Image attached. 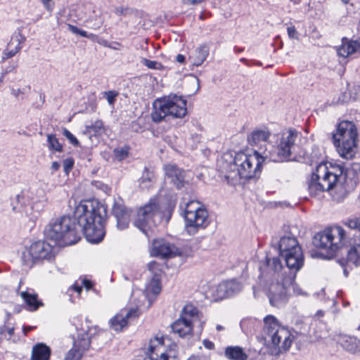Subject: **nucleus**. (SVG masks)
Instances as JSON below:
<instances>
[{"label":"nucleus","mask_w":360,"mask_h":360,"mask_svg":"<svg viewBox=\"0 0 360 360\" xmlns=\"http://www.w3.org/2000/svg\"><path fill=\"white\" fill-rule=\"evenodd\" d=\"M241 289V283L235 279L222 281L216 287L215 296L222 300L238 293Z\"/></svg>","instance_id":"obj_16"},{"label":"nucleus","mask_w":360,"mask_h":360,"mask_svg":"<svg viewBox=\"0 0 360 360\" xmlns=\"http://www.w3.org/2000/svg\"><path fill=\"white\" fill-rule=\"evenodd\" d=\"M79 35L84 37H86L90 39H94V37H96L95 34H94L92 33H88L87 32H86L83 30H80Z\"/></svg>","instance_id":"obj_53"},{"label":"nucleus","mask_w":360,"mask_h":360,"mask_svg":"<svg viewBox=\"0 0 360 360\" xmlns=\"http://www.w3.org/2000/svg\"><path fill=\"white\" fill-rule=\"evenodd\" d=\"M228 168L229 171L224 175V181H226L228 184L236 185L239 182L240 179H243L240 176V169L234 168L233 164H229Z\"/></svg>","instance_id":"obj_34"},{"label":"nucleus","mask_w":360,"mask_h":360,"mask_svg":"<svg viewBox=\"0 0 360 360\" xmlns=\"http://www.w3.org/2000/svg\"><path fill=\"white\" fill-rule=\"evenodd\" d=\"M19 92H20V90H19V89H18L17 91H15V90H14V89L13 90V94L15 96H18V94Z\"/></svg>","instance_id":"obj_64"},{"label":"nucleus","mask_w":360,"mask_h":360,"mask_svg":"<svg viewBox=\"0 0 360 360\" xmlns=\"http://www.w3.org/2000/svg\"><path fill=\"white\" fill-rule=\"evenodd\" d=\"M158 203L155 200H150L148 203L138 210L134 221V226L147 235L152 219L158 212Z\"/></svg>","instance_id":"obj_13"},{"label":"nucleus","mask_w":360,"mask_h":360,"mask_svg":"<svg viewBox=\"0 0 360 360\" xmlns=\"http://www.w3.org/2000/svg\"><path fill=\"white\" fill-rule=\"evenodd\" d=\"M165 176L170 179L171 182L180 189L184 187L186 181L185 180V171L178 167L176 165L168 164L165 166Z\"/></svg>","instance_id":"obj_18"},{"label":"nucleus","mask_w":360,"mask_h":360,"mask_svg":"<svg viewBox=\"0 0 360 360\" xmlns=\"http://www.w3.org/2000/svg\"><path fill=\"white\" fill-rule=\"evenodd\" d=\"M338 56L347 58L349 56L360 52V39L349 40L342 39V45L337 50Z\"/></svg>","instance_id":"obj_22"},{"label":"nucleus","mask_w":360,"mask_h":360,"mask_svg":"<svg viewBox=\"0 0 360 360\" xmlns=\"http://www.w3.org/2000/svg\"><path fill=\"white\" fill-rule=\"evenodd\" d=\"M23 200L24 196L22 195L18 194L16 195L15 200L18 205L13 206V211L20 212L22 214H25L26 217H29L31 220H34L37 218L39 210L35 211L34 206L24 205Z\"/></svg>","instance_id":"obj_23"},{"label":"nucleus","mask_w":360,"mask_h":360,"mask_svg":"<svg viewBox=\"0 0 360 360\" xmlns=\"http://www.w3.org/2000/svg\"><path fill=\"white\" fill-rule=\"evenodd\" d=\"M337 342L347 352L356 354L360 352V340L354 336L339 335Z\"/></svg>","instance_id":"obj_21"},{"label":"nucleus","mask_w":360,"mask_h":360,"mask_svg":"<svg viewBox=\"0 0 360 360\" xmlns=\"http://www.w3.org/2000/svg\"><path fill=\"white\" fill-rule=\"evenodd\" d=\"M48 148L51 150L61 152L63 146L59 143L55 134H47Z\"/></svg>","instance_id":"obj_39"},{"label":"nucleus","mask_w":360,"mask_h":360,"mask_svg":"<svg viewBox=\"0 0 360 360\" xmlns=\"http://www.w3.org/2000/svg\"><path fill=\"white\" fill-rule=\"evenodd\" d=\"M202 207L198 201L192 200L188 202L185 207L184 211V217L189 216L191 214L196 212L200 210V209H202Z\"/></svg>","instance_id":"obj_40"},{"label":"nucleus","mask_w":360,"mask_h":360,"mask_svg":"<svg viewBox=\"0 0 360 360\" xmlns=\"http://www.w3.org/2000/svg\"><path fill=\"white\" fill-rule=\"evenodd\" d=\"M216 329L218 330V331H221V330H223L224 329V328L221 326V325H217L216 326Z\"/></svg>","instance_id":"obj_63"},{"label":"nucleus","mask_w":360,"mask_h":360,"mask_svg":"<svg viewBox=\"0 0 360 360\" xmlns=\"http://www.w3.org/2000/svg\"><path fill=\"white\" fill-rule=\"evenodd\" d=\"M34 327V326H23L22 331L25 335L27 334V333L32 330Z\"/></svg>","instance_id":"obj_61"},{"label":"nucleus","mask_w":360,"mask_h":360,"mask_svg":"<svg viewBox=\"0 0 360 360\" xmlns=\"http://www.w3.org/2000/svg\"><path fill=\"white\" fill-rule=\"evenodd\" d=\"M343 224L351 229L360 231V217L347 218L343 221Z\"/></svg>","instance_id":"obj_41"},{"label":"nucleus","mask_w":360,"mask_h":360,"mask_svg":"<svg viewBox=\"0 0 360 360\" xmlns=\"http://www.w3.org/2000/svg\"><path fill=\"white\" fill-rule=\"evenodd\" d=\"M51 350L48 346L43 343H38L33 347L32 352V360H49Z\"/></svg>","instance_id":"obj_31"},{"label":"nucleus","mask_w":360,"mask_h":360,"mask_svg":"<svg viewBox=\"0 0 360 360\" xmlns=\"http://www.w3.org/2000/svg\"><path fill=\"white\" fill-rule=\"evenodd\" d=\"M103 131V122L101 120H97L91 124H86L85 126L84 134L89 136H98L101 134Z\"/></svg>","instance_id":"obj_36"},{"label":"nucleus","mask_w":360,"mask_h":360,"mask_svg":"<svg viewBox=\"0 0 360 360\" xmlns=\"http://www.w3.org/2000/svg\"><path fill=\"white\" fill-rule=\"evenodd\" d=\"M105 94L106 96V98L108 100V103L110 105H113L118 94L114 91H109L105 92Z\"/></svg>","instance_id":"obj_49"},{"label":"nucleus","mask_w":360,"mask_h":360,"mask_svg":"<svg viewBox=\"0 0 360 360\" xmlns=\"http://www.w3.org/2000/svg\"><path fill=\"white\" fill-rule=\"evenodd\" d=\"M270 136V132L266 129H257L252 131L248 137V143L252 145H257L261 142L266 141Z\"/></svg>","instance_id":"obj_30"},{"label":"nucleus","mask_w":360,"mask_h":360,"mask_svg":"<svg viewBox=\"0 0 360 360\" xmlns=\"http://www.w3.org/2000/svg\"><path fill=\"white\" fill-rule=\"evenodd\" d=\"M155 180V176L153 172L145 168L143 175L140 179V184L143 188H148Z\"/></svg>","instance_id":"obj_38"},{"label":"nucleus","mask_w":360,"mask_h":360,"mask_svg":"<svg viewBox=\"0 0 360 360\" xmlns=\"http://www.w3.org/2000/svg\"><path fill=\"white\" fill-rule=\"evenodd\" d=\"M139 316L137 309H131L127 311H121L113 316L109 321L110 326L115 331H121L127 326L129 319Z\"/></svg>","instance_id":"obj_17"},{"label":"nucleus","mask_w":360,"mask_h":360,"mask_svg":"<svg viewBox=\"0 0 360 360\" xmlns=\"http://www.w3.org/2000/svg\"><path fill=\"white\" fill-rule=\"evenodd\" d=\"M25 40V37L21 34V33L18 32L17 34H15L12 37L11 41L8 43V47L11 48L14 43H16L15 48L11 49L9 51L5 50L3 52V56L1 58V62L5 61L6 59L12 58L14 56L18 51L22 49L20 44Z\"/></svg>","instance_id":"obj_26"},{"label":"nucleus","mask_w":360,"mask_h":360,"mask_svg":"<svg viewBox=\"0 0 360 360\" xmlns=\"http://www.w3.org/2000/svg\"><path fill=\"white\" fill-rule=\"evenodd\" d=\"M20 297L27 306V309L31 311L37 310L43 306V302L38 299V295L33 290L22 291L19 292Z\"/></svg>","instance_id":"obj_25"},{"label":"nucleus","mask_w":360,"mask_h":360,"mask_svg":"<svg viewBox=\"0 0 360 360\" xmlns=\"http://www.w3.org/2000/svg\"><path fill=\"white\" fill-rule=\"evenodd\" d=\"M72 289L79 295L82 290V284L78 285V284L75 283L72 286Z\"/></svg>","instance_id":"obj_59"},{"label":"nucleus","mask_w":360,"mask_h":360,"mask_svg":"<svg viewBox=\"0 0 360 360\" xmlns=\"http://www.w3.org/2000/svg\"><path fill=\"white\" fill-rule=\"evenodd\" d=\"M114 154H115V158L117 160L121 161V160L125 159L128 156L129 148L127 147L115 148L114 150Z\"/></svg>","instance_id":"obj_43"},{"label":"nucleus","mask_w":360,"mask_h":360,"mask_svg":"<svg viewBox=\"0 0 360 360\" xmlns=\"http://www.w3.org/2000/svg\"><path fill=\"white\" fill-rule=\"evenodd\" d=\"M225 356L231 360H246L248 355L243 349L238 347H227L225 349Z\"/></svg>","instance_id":"obj_32"},{"label":"nucleus","mask_w":360,"mask_h":360,"mask_svg":"<svg viewBox=\"0 0 360 360\" xmlns=\"http://www.w3.org/2000/svg\"><path fill=\"white\" fill-rule=\"evenodd\" d=\"M199 319L197 308L192 304H186L183 308L179 319L172 325V331L180 337L190 335L193 330V323Z\"/></svg>","instance_id":"obj_12"},{"label":"nucleus","mask_w":360,"mask_h":360,"mask_svg":"<svg viewBox=\"0 0 360 360\" xmlns=\"http://www.w3.org/2000/svg\"><path fill=\"white\" fill-rule=\"evenodd\" d=\"M280 256H283L285 253L294 252L296 248H301L295 237L292 236H283L279 242Z\"/></svg>","instance_id":"obj_27"},{"label":"nucleus","mask_w":360,"mask_h":360,"mask_svg":"<svg viewBox=\"0 0 360 360\" xmlns=\"http://www.w3.org/2000/svg\"><path fill=\"white\" fill-rule=\"evenodd\" d=\"M205 0H182V4L184 5H196L203 2Z\"/></svg>","instance_id":"obj_52"},{"label":"nucleus","mask_w":360,"mask_h":360,"mask_svg":"<svg viewBox=\"0 0 360 360\" xmlns=\"http://www.w3.org/2000/svg\"><path fill=\"white\" fill-rule=\"evenodd\" d=\"M112 214L117 220V227L120 230L125 229L129 223V211L122 205L115 204L112 207Z\"/></svg>","instance_id":"obj_20"},{"label":"nucleus","mask_w":360,"mask_h":360,"mask_svg":"<svg viewBox=\"0 0 360 360\" xmlns=\"http://www.w3.org/2000/svg\"><path fill=\"white\" fill-rule=\"evenodd\" d=\"M74 165V160L72 158H67L63 161L64 172L68 174L72 169Z\"/></svg>","instance_id":"obj_48"},{"label":"nucleus","mask_w":360,"mask_h":360,"mask_svg":"<svg viewBox=\"0 0 360 360\" xmlns=\"http://www.w3.org/2000/svg\"><path fill=\"white\" fill-rule=\"evenodd\" d=\"M176 248L169 242L163 240H155L153 243L152 254L162 258L175 255Z\"/></svg>","instance_id":"obj_19"},{"label":"nucleus","mask_w":360,"mask_h":360,"mask_svg":"<svg viewBox=\"0 0 360 360\" xmlns=\"http://www.w3.org/2000/svg\"><path fill=\"white\" fill-rule=\"evenodd\" d=\"M209 46L205 44H201L191 55H190L189 59L193 65L200 66L206 60L209 55Z\"/></svg>","instance_id":"obj_28"},{"label":"nucleus","mask_w":360,"mask_h":360,"mask_svg":"<svg viewBox=\"0 0 360 360\" xmlns=\"http://www.w3.org/2000/svg\"><path fill=\"white\" fill-rule=\"evenodd\" d=\"M356 184L357 179L352 170H345L339 165L328 167L326 163H321L311 174L308 191L311 196H316L336 188L341 193L342 198H345L355 188Z\"/></svg>","instance_id":"obj_2"},{"label":"nucleus","mask_w":360,"mask_h":360,"mask_svg":"<svg viewBox=\"0 0 360 360\" xmlns=\"http://www.w3.org/2000/svg\"><path fill=\"white\" fill-rule=\"evenodd\" d=\"M82 285L84 286L86 290H90L93 285L90 281L87 279H83L82 281Z\"/></svg>","instance_id":"obj_56"},{"label":"nucleus","mask_w":360,"mask_h":360,"mask_svg":"<svg viewBox=\"0 0 360 360\" xmlns=\"http://www.w3.org/2000/svg\"><path fill=\"white\" fill-rule=\"evenodd\" d=\"M132 9L129 7L116 6L114 8V13L117 16H125L130 14Z\"/></svg>","instance_id":"obj_45"},{"label":"nucleus","mask_w":360,"mask_h":360,"mask_svg":"<svg viewBox=\"0 0 360 360\" xmlns=\"http://www.w3.org/2000/svg\"><path fill=\"white\" fill-rule=\"evenodd\" d=\"M348 242L347 235L340 226L326 228L317 233L313 238V244L318 248L326 251L328 259L333 257L337 251Z\"/></svg>","instance_id":"obj_8"},{"label":"nucleus","mask_w":360,"mask_h":360,"mask_svg":"<svg viewBox=\"0 0 360 360\" xmlns=\"http://www.w3.org/2000/svg\"><path fill=\"white\" fill-rule=\"evenodd\" d=\"M350 245L351 246L347 250V264L358 266L360 265V239L359 243L354 240V244Z\"/></svg>","instance_id":"obj_29"},{"label":"nucleus","mask_w":360,"mask_h":360,"mask_svg":"<svg viewBox=\"0 0 360 360\" xmlns=\"http://www.w3.org/2000/svg\"><path fill=\"white\" fill-rule=\"evenodd\" d=\"M290 287L292 288L293 292L299 295H303L304 292L302 290V289L295 283V280L293 281L292 284L290 285Z\"/></svg>","instance_id":"obj_51"},{"label":"nucleus","mask_w":360,"mask_h":360,"mask_svg":"<svg viewBox=\"0 0 360 360\" xmlns=\"http://www.w3.org/2000/svg\"><path fill=\"white\" fill-rule=\"evenodd\" d=\"M84 354L77 349L74 345L67 353L65 360H81Z\"/></svg>","instance_id":"obj_42"},{"label":"nucleus","mask_w":360,"mask_h":360,"mask_svg":"<svg viewBox=\"0 0 360 360\" xmlns=\"http://www.w3.org/2000/svg\"><path fill=\"white\" fill-rule=\"evenodd\" d=\"M60 165L58 162H53L51 166L52 173L57 171L60 168Z\"/></svg>","instance_id":"obj_57"},{"label":"nucleus","mask_w":360,"mask_h":360,"mask_svg":"<svg viewBox=\"0 0 360 360\" xmlns=\"http://www.w3.org/2000/svg\"><path fill=\"white\" fill-rule=\"evenodd\" d=\"M54 257L53 246L45 241L39 240L23 250L22 262L24 266L32 268L35 264L43 260L51 261Z\"/></svg>","instance_id":"obj_10"},{"label":"nucleus","mask_w":360,"mask_h":360,"mask_svg":"<svg viewBox=\"0 0 360 360\" xmlns=\"http://www.w3.org/2000/svg\"><path fill=\"white\" fill-rule=\"evenodd\" d=\"M203 345L206 348L210 349H212L214 347V343L209 340H204Z\"/></svg>","instance_id":"obj_58"},{"label":"nucleus","mask_w":360,"mask_h":360,"mask_svg":"<svg viewBox=\"0 0 360 360\" xmlns=\"http://www.w3.org/2000/svg\"><path fill=\"white\" fill-rule=\"evenodd\" d=\"M264 325L265 342L271 348H274L272 352L278 355L288 350L292 342L290 331L272 315L264 319Z\"/></svg>","instance_id":"obj_4"},{"label":"nucleus","mask_w":360,"mask_h":360,"mask_svg":"<svg viewBox=\"0 0 360 360\" xmlns=\"http://www.w3.org/2000/svg\"><path fill=\"white\" fill-rule=\"evenodd\" d=\"M323 315H324V311H322V310H319L316 313L315 316H317V317H321V316H323Z\"/></svg>","instance_id":"obj_62"},{"label":"nucleus","mask_w":360,"mask_h":360,"mask_svg":"<svg viewBox=\"0 0 360 360\" xmlns=\"http://www.w3.org/2000/svg\"><path fill=\"white\" fill-rule=\"evenodd\" d=\"M51 1L52 0H41L42 4H44V7L46 8V9L48 10L49 11H51L53 8V5L51 4Z\"/></svg>","instance_id":"obj_54"},{"label":"nucleus","mask_w":360,"mask_h":360,"mask_svg":"<svg viewBox=\"0 0 360 360\" xmlns=\"http://www.w3.org/2000/svg\"><path fill=\"white\" fill-rule=\"evenodd\" d=\"M242 330L246 335H250L255 333L260 326V321L257 319L247 318L243 319L240 323Z\"/></svg>","instance_id":"obj_33"},{"label":"nucleus","mask_w":360,"mask_h":360,"mask_svg":"<svg viewBox=\"0 0 360 360\" xmlns=\"http://www.w3.org/2000/svg\"><path fill=\"white\" fill-rule=\"evenodd\" d=\"M147 349L145 360H179L176 345H165L162 338L150 340Z\"/></svg>","instance_id":"obj_11"},{"label":"nucleus","mask_w":360,"mask_h":360,"mask_svg":"<svg viewBox=\"0 0 360 360\" xmlns=\"http://www.w3.org/2000/svg\"><path fill=\"white\" fill-rule=\"evenodd\" d=\"M185 56L182 54H178L176 57V60L179 63H184L185 61Z\"/></svg>","instance_id":"obj_60"},{"label":"nucleus","mask_w":360,"mask_h":360,"mask_svg":"<svg viewBox=\"0 0 360 360\" xmlns=\"http://www.w3.org/2000/svg\"><path fill=\"white\" fill-rule=\"evenodd\" d=\"M77 224L70 217L63 216L50 222L44 229L46 239L59 246L75 244L83 233L92 243H100L105 233L104 224L107 217L106 207L97 200H83L74 212Z\"/></svg>","instance_id":"obj_1"},{"label":"nucleus","mask_w":360,"mask_h":360,"mask_svg":"<svg viewBox=\"0 0 360 360\" xmlns=\"http://www.w3.org/2000/svg\"><path fill=\"white\" fill-rule=\"evenodd\" d=\"M104 17L101 12H96L94 11L93 15L89 16L86 20L87 26L93 30H98L104 23Z\"/></svg>","instance_id":"obj_35"},{"label":"nucleus","mask_w":360,"mask_h":360,"mask_svg":"<svg viewBox=\"0 0 360 360\" xmlns=\"http://www.w3.org/2000/svg\"><path fill=\"white\" fill-rule=\"evenodd\" d=\"M13 333H14V328L13 327H8L6 325L0 326V334L1 335H4L5 338L10 339V338L13 335Z\"/></svg>","instance_id":"obj_46"},{"label":"nucleus","mask_w":360,"mask_h":360,"mask_svg":"<svg viewBox=\"0 0 360 360\" xmlns=\"http://www.w3.org/2000/svg\"><path fill=\"white\" fill-rule=\"evenodd\" d=\"M288 34L291 39H297V32L294 26L288 27L287 28Z\"/></svg>","instance_id":"obj_50"},{"label":"nucleus","mask_w":360,"mask_h":360,"mask_svg":"<svg viewBox=\"0 0 360 360\" xmlns=\"http://www.w3.org/2000/svg\"><path fill=\"white\" fill-rule=\"evenodd\" d=\"M302 136V134L295 129L283 131L277 146L269 152V160L277 162L294 160L299 153Z\"/></svg>","instance_id":"obj_5"},{"label":"nucleus","mask_w":360,"mask_h":360,"mask_svg":"<svg viewBox=\"0 0 360 360\" xmlns=\"http://www.w3.org/2000/svg\"><path fill=\"white\" fill-rule=\"evenodd\" d=\"M186 113V101L181 96L170 95L155 100L151 118L153 122L159 123L169 117L182 118Z\"/></svg>","instance_id":"obj_6"},{"label":"nucleus","mask_w":360,"mask_h":360,"mask_svg":"<svg viewBox=\"0 0 360 360\" xmlns=\"http://www.w3.org/2000/svg\"><path fill=\"white\" fill-rule=\"evenodd\" d=\"M186 228L190 235H194L199 228H205L209 224L208 212L203 207L200 210L191 213L189 216H185Z\"/></svg>","instance_id":"obj_15"},{"label":"nucleus","mask_w":360,"mask_h":360,"mask_svg":"<svg viewBox=\"0 0 360 360\" xmlns=\"http://www.w3.org/2000/svg\"><path fill=\"white\" fill-rule=\"evenodd\" d=\"M269 281L268 297L273 307H278L285 304L289 298V288L293 282L287 283L286 269L278 257L266 258V269L261 273Z\"/></svg>","instance_id":"obj_3"},{"label":"nucleus","mask_w":360,"mask_h":360,"mask_svg":"<svg viewBox=\"0 0 360 360\" xmlns=\"http://www.w3.org/2000/svg\"><path fill=\"white\" fill-rule=\"evenodd\" d=\"M267 158L266 151L262 155L256 150L251 154L239 153L235 157L233 167L240 169L242 178L250 179L259 175L262 164Z\"/></svg>","instance_id":"obj_9"},{"label":"nucleus","mask_w":360,"mask_h":360,"mask_svg":"<svg viewBox=\"0 0 360 360\" xmlns=\"http://www.w3.org/2000/svg\"><path fill=\"white\" fill-rule=\"evenodd\" d=\"M141 63L150 69L159 70L162 67V65L154 60H150L143 58L141 59Z\"/></svg>","instance_id":"obj_44"},{"label":"nucleus","mask_w":360,"mask_h":360,"mask_svg":"<svg viewBox=\"0 0 360 360\" xmlns=\"http://www.w3.org/2000/svg\"><path fill=\"white\" fill-rule=\"evenodd\" d=\"M333 141L338 153L345 159H352L356 153L357 129L352 122L343 121L333 134Z\"/></svg>","instance_id":"obj_7"},{"label":"nucleus","mask_w":360,"mask_h":360,"mask_svg":"<svg viewBox=\"0 0 360 360\" xmlns=\"http://www.w3.org/2000/svg\"><path fill=\"white\" fill-rule=\"evenodd\" d=\"M281 257L285 260L288 271H286L287 283L293 282L297 273L304 265V258L302 248H295L294 252L285 253Z\"/></svg>","instance_id":"obj_14"},{"label":"nucleus","mask_w":360,"mask_h":360,"mask_svg":"<svg viewBox=\"0 0 360 360\" xmlns=\"http://www.w3.org/2000/svg\"><path fill=\"white\" fill-rule=\"evenodd\" d=\"M68 27L72 33L79 35L80 29H79L77 27L70 24H68Z\"/></svg>","instance_id":"obj_55"},{"label":"nucleus","mask_w":360,"mask_h":360,"mask_svg":"<svg viewBox=\"0 0 360 360\" xmlns=\"http://www.w3.org/2000/svg\"><path fill=\"white\" fill-rule=\"evenodd\" d=\"M63 134L69 140V141L72 145H74L75 146H79V143L78 140L77 139V138L67 129L64 128L63 129Z\"/></svg>","instance_id":"obj_47"},{"label":"nucleus","mask_w":360,"mask_h":360,"mask_svg":"<svg viewBox=\"0 0 360 360\" xmlns=\"http://www.w3.org/2000/svg\"><path fill=\"white\" fill-rule=\"evenodd\" d=\"M161 291L160 280L157 275H155L150 282L146 286V292L148 295L150 293L157 295Z\"/></svg>","instance_id":"obj_37"},{"label":"nucleus","mask_w":360,"mask_h":360,"mask_svg":"<svg viewBox=\"0 0 360 360\" xmlns=\"http://www.w3.org/2000/svg\"><path fill=\"white\" fill-rule=\"evenodd\" d=\"M86 327L87 330L82 328L78 331L77 338L75 340L73 344L84 354L89 349L91 345V338L89 334L90 329L89 326Z\"/></svg>","instance_id":"obj_24"}]
</instances>
